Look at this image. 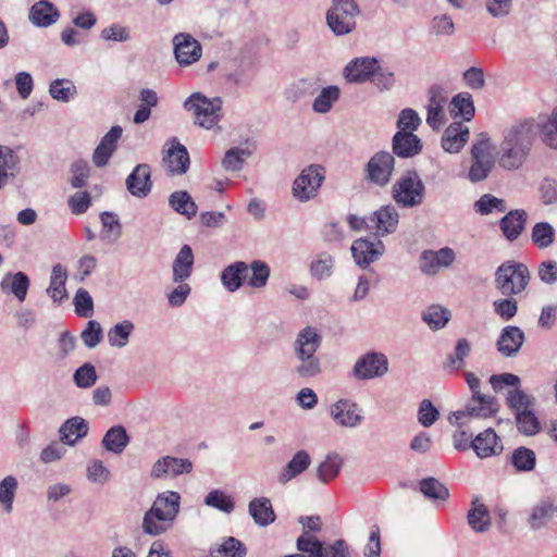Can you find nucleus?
<instances>
[{
	"instance_id": "nucleus-21",
	"label": "nucleus",
	"mask_w": 557,
	"mask_h": 557,
	"mask_svg": "<svg viewBox=\"0 0 557 557\" xmlns=\"http://www.w3.org/2000/svg\"><path fill=\"white\" fill-rule=\"evenodd\" d=\"M384 252V245L381 240L376 243L366 238H359L351 245V253L356 263L366 267L379 259Z\"/></svg>"
},
{
	"instance_id": "nucleus-47",
	"label": "nucleus",
	"mask_w": 557,
	"mask_h": 557,
	"mask_svg": "<svg viewBox=\"0 0 557 557\" xmlns=\"http://www.w3.org/2000/svg\"><path fill=\"white\" fill-rule=\"evenodd\" d=\"M251 154L249 149L233 147L226 150L222 159V166L225 171L238 172L243 169L245 160Z\"/></svg>"
},
{
	"instance_id": "nucleus-50",
	"label": "nucleus",
	"mask_w": 557,
	"mask_h": 557,
	"mask_svg": "<svg viewBox=\"0 0 557 557\" xmlns=\"http://www.w3.org/2000/svg\"><path fill=\"white\" fill-rule=\"evenodd\" d=\"M297 549L308 557H323L325 546L314 535L305 532L297 539Z\"/></svg>"
},
{
	"instance_id": "nucleus-54",
	"label": "nucleus",
	"mask_w": 557,
	"mask_h": 557,
	"mask_svg": "<svg viewBox=\"0 0 557 557\" xmlns=\"http://www.w3.org/2000/svg\"><path fill=\"white\" fill-rule=\"evenodd\" d=\"M248 268L251 271V274L246 278L247 284L252 288L264 287L270 276V268L268 264L263 261L255 260Z\"/></svg>"
},
{
	"instance_id": "nucleus-48",
	"label": "nucleus",
	"mask_w": 557,
	"mask_h": 557,
	"mask_svg": "<svg viewBox=\"0 0 557 557\" xmlns=\"http://www.w3.org/2000/svg\"><path fill=\"white\" fill-rule=\"evenodd\" d=\"M518 431L525 436H533L541 430V423L533 409L523 410L516 414Z\"/></svg>"
},
{
	"instance_id": "nucleus-26",
	"label": "nucleus",
	"mask_w": 557,
	"mask_h": 557,
	"mask_svg": "<svg viewBox=\"0 0 557 557\" xmlns=\"http://www.w3.org/2000/svg\"><path fill=\"white\" fill-rule=\"evenodd\" d=\"M557 513V506L550 498H543L536 503L529 515L528 524L534 530H541L547 525V523Z\"/></svg>"
},
{
	"instance_id": "nucleus-14",
	"label": "nucleus",
	"mask_w": 557,
	"mask_h": 557,
	"mask_svg": "<svg viewBox=\"0 0 557 557\" xmlns=\"http://www.w3.org/2000/svg\"><path fill=\"white\" fill-rule=\"evenodd\" d=\"M446 103L447 96L443 88L432 86L428 92L426 123L434 131H438L446 122L444 111Z\"/></svg>"
},
{
	"instance_id": "nucleus-11",
	"label": "nucleus",
	"mask_w": 557,
	"mask_h": 557,
	"mask_svg": "<svg viewBox=\"0 0 557 557\" xmlns=\"http://www.w3.org/2000/svg\"><path fill=\"white\" fill-rule=\"evenodd\" d=\"M388 360L383 354L369 352L359 358L352 369L354 375L359 380H371L386 374Z\"/></svg>"
},
{
	"instance_id": "nucleus-15",
	"label": "nucleus",
	"mask_w": 557,
	"mask_h": 557,
	"mask_svg": "<svg viewBox=\"0 0 557 557\" xmlns=\"http://www.w3.org/2000/svg\"><path fill=\"white\" fill-rule=\"evenodd\" d=\"M361 14L357 11H341L327 9L325 13V23L330 30L336 36H345L356 29V18Z\"/></svg>"
},
{
	"instance_id": "nucleus-43",
	"label": "nucleus",
	"mask_w": 557,
	"mask_h": 557,
	"mask_svg": "<svg viewBox=\"0 0 557 557\" xmlns=\"http://www.w3.org/2000/svg\"><path fill=\"white\" fill-rule=\"evenodd\" d=\"M506 401L508 407L513 410L516 414L523 410L533 409L536 404L535 397L527 394L519 386L507 392Z\"/></svg>"
},
{
	"instance_id": "nucleus-30",
	"label": "nucleus",
	"mask_w": 557,
	"mask_h": 557,
	"mask_svg": "<svg viewBox=\"0 0 557 557\" xmlns=\"http://www.w3.org/2000/svg\"><path fill=\"white\" fill-rule=\"evenodd\" d=\"M311 458L306 450H298L278 474V483L286 484L308 469Z\"/></svg>"
},
{
	"instance_id": "nucleus-29",
	"label": "nucleus",
	"mask_w": 557,
	"mask_h": 557,
	"mask_svg": "<svg viewBox=\"0 0 557 557\" xmlns=\"http://www.w3.org/2000/svg\"><path fill=\"white\" fill-rule=\"evenodd\" d=\"M59 11L48 0L36 2L29 10V21L39 27H48L59 18Z\"/></svg>"
},
{
	"instance_id": "nucleus-58",
	"label": "nucleus",
	"mask_w": 557,
	"mask_h": 557,
	"mask_svg": "<svg viewBox=\"0 0 557 557\" xmlns=\"http://www.w3.org/2000/svg\"><path fill=\"white\" fill-rule=\"evenodd\" d=\"M100 220L104 231L103 239L117 240L122 236V225L115 213L102 212Z\"/></svg>"
},
{
	"instance_id": "nucleus-32",
	"label": "nucleus",
	"mask_w": 557,
	"mask_h": 557,
	"mask_svg": "<svg viewBox=\"0 0 557 557\" xmlns=\"http://www.w3.org/2000/svg\"><path fill=\"white\" fill-rule=\"evenodd\" d=\"M248 511L259 527H267L275 521V512L267 497L253 498L248 505Z\"/></svg>"
},
{
	"instance_id": "nucleus-56",
	"label": "nucleus",
	"mask_w": 557,
	"mask_h": 557,
	"mask_svg": "<svg viewBox=\"0 0 557 557\" xmlns=\"http://www.w3.org/2000/svg\"><path fill=\"white\" fill-rule=\"evenodd\" d=\"M535 454L532 449L527 447L517 448L511 456V462L516 470L521 472H528L535 467Z\"/></svg>"
},
{
	"instance_id": "nucleus-10",
	"label": "nucleus",
	"mask_w": 557,
	"mask_h": 557,
	"mask_svg": "<svg viewBox=\"0 0 557 557\" xmlns=\"http://www.w3.org/2000/svg\"><path fill=\"white\" fill-rule=\"evenodd\" d=\"M395 159L386 151L376 152L367 163V180L377 186H385L393 175Z\"/></svg>"
},
{
	"instance_id": "nucleus-20",
	"label": "nucleus",
	"mask_w": 557,
	"mask_h": 557,
	"mask_svg": "<svg viewBox=\"0 0 557 557\" xmlns=\"http://www.w3.org/2000/svg\"><path fill=\"white\" fill-rule=\"evenodd\" d=\"M524 343L523 331L513 325L505 326L496 342L498 352L507 358L515 357Z\"/></svg>"
},
{
	"instance_id": "nucleus-39",
	"label": "nucleus",
	"mask_w": 557,
	"mask_h": 557,
	"mask_svg": "<svg viewBox=\"0 0 557 557\" xmlns=\"http://www.w3.org/2000/svg\"><path fill=\"white\" fill-rule=\"evenodd\" d=\"M87 432V423L78 417L67 420L60 429L61 440L69 445H74L76 441L84 437Z\"/></svg>"
},
{
	"instance_id": "nucleus-34",
	"label": "nucleus",
	"mask_w": 557,
	"mask_h": 557,
	"mask_svg": "<svg viewBox=\"0 0 557 557\" xmlns=\"http://www.w3.org/2000/svg\"><path fill=\"white\" fill-rule=\"evenodd\" d=\"M249 268L247 263L237 261L226 267L221 274V281L224 287L230 292L237 290L244 280L248 277Z\"/></svg>"
},
{
	"instance_id": "nucleus-13",
	"label": "nucleus",
	"mask_w": 557,
	"mask_h": 557,
	"mask_svg": "<svg viewBox=\"0 0 557 557\" xmlns=\"http://www.w3.org/2000/svg\"><path fill=\"white\" fill-rule=\"evenodd\" d=\"M191 471L193 462L189 459L164 456L152 465L150 475L154 479L175 478Z\"/></svg>"
},
{
	"instance_id": "nucleus-45",
	"label": "nucleus",
	"mask_w": 557,
	"mask_h": 557,
	"mask_svg": "<svg viewBox=\"0 0 557 557\" xmlns=\"http://www.w3.org/2000/svg\"><path fill=\"white\" fill-rule=\"evenodd\" d=\"M343 466V459L337 454H329L317 468V476L321 483L335 479Z\"/></svg>"
},
{
	"instance_id": "nucleus-61",
	"label": "nucleus",
	"mask_w": 557,
	"mask_h": 557,
	"mask_svg": "<svg viewBox=\"0 0 557 557\" xmlns=\"http://www.w3.org/2000/svg\"><path fill=\"white\" fill-rule=\"evenodd\" d=\"M540 200L544 206L557 203V180L544 177L539 185Z\"/></svg>"
},
{
	"instance_id": "nucleus-31",
	"label": "nucleus",
	"mask_w": 557,
	"mask_h": 557,
	"mask_svg": "<svg viewBox=\"0 0 557 557\" xmlns=\"http://www.w3.org/2000/svg\"><path fill=\"white\" fill-rule=\"evenodd\" d=\"M194 253L188 245H184L176 255L173 265V282L182 283L187 280L193 272Z\"/></svg>"
},
{
	"instance_id": "nucleus-9",
	"label": "nucleus",
	"mask_w": 557,
	"mask_h": 557,
	"mask_svg": "<svg viewBox=\"0 0 557 557\" xmlns=\"http://www.w3.org/2000/svg\"><path fill=\"white\" fill-rule=\"evenodd\" d=\"M467 177L471 183H479L487 177V136L484 133L471 146Z\"/></svg>"
},
{
	"instance_id": "nucleus-60",
	"label": "nucleus",
	"mask_w": 557,
	"mask_h": 557,
	"mask_svg": "<svg viewBox=\"0 0 557 557\" xmlns=\"http://www.w3.org/2000/svg\"><path fill=\"white\" fill-rule=\"evenodd\" d=\"M49 92L53 99L69 102L75 96L76 87L69 79H55L50 84Z\"/></svg>"
},
{
	"instance_id": "nucleus-5",
	"label": "nucleus",
	"mask_w": 557,
	"mask_h": 557,
	"mask_svg": "<svg viewBox=\"0 0 557 557\" xmlns=\"http://www.w3.org/2000/svg\"><path fill=\"white\" fill-rule=\"evenodd\" d=\"M529 281L528 267L513 260L504 262L495 273L496 287L505 296L520 294L527 288Z\"/></svg>"
},
{
	"instance_id": "nucleus-59",
	"label": "nucleus",
	"mask_w": 557,
	"mask_h": 557,
	"mask_svg": "<svg viewBox=\"0 0 557 557\" xmlns=\"http://www.w3.org/2000/svg\"><path fill=\"white\" fill-rule=\"evenodd\" d=\"M205 504L208 507L215 508L222 512L231 513L234 510L235 504L231 496L226 495L220 490L211 491L205 498Z\"/></svg>"
},
{
	"instance_id": "nucleus-41",
	"label": "nucleus",
	"mask_w": 557,
	"mask_h": 557,
	"mask_svg": "<svg viewBox=\"0 0 557 557\" xmlns=\"http://www.w3.org/2000/svg\"><path fill=\"white\" fill-rule=\"evenodd\" d=\"M539 125V134L549 148L557 149V107L553 110L548 117H540L536 120Z\"/></svg>"
},
{
	"instance_id": "nucleus-64",
	"label": "nucleus",
	"mask_w": 557,
	"mask_h": 557,
	"mask_svg": "<svg viewBox=\"0 0 557 557\" xmlns=\"http://www.w3.org/2000/svg\"><path fill=\"white\" fill-rule=\"evenodd\" d=\"M246 549L235 537L226 539L216 549L215 557H244Z\"/></svg>"
},
{
	"instance_id": "nucleus-44",
	"label": "nucleus",
	"mask_w": 557,
	"mask_h": 557,
	"mask_svg": "<svg viewBox=\"0 0 557 557\" xmlns=\"http://www.w3.org/2000/svg\"><path fill=\"white\" fill-rule=\"evenodd\" d=\"M339 96L341 90L337 86L324 87L313 100L312 110L321 114L330 112L334 103L338 101Z\"/></svg>"
},
{
	"instance_id": "nucleus-51",
	"label": "nucleus",
	"mask_w": 557,
	"mask_h": 557,
	"mask_svg": "<svg viewBox=\"0 0 557 557\" xmlns=\"http://www.w3.org/2000/svg\"><path fill=\"white\" fill-rule=\"evenodd\" d=\"M531 238L539 248H547L554 243L555 230L548 222H539L532 228Z\"/></svg>"
},
{
	"instance_id": "nucleus-23",
	"label": "nucleus",
	"mask_w": 557,
	"mask_h": 557,
	"mask_svg": "<svg viewBox=\"0 0 557 557\" xmlns=\"http://www.w3.org/2000/svg\"><path fill=\"white\" fill-rule=\"evenodd\" d=\"M150 177V166L146 163L138 164L126 178L127 190L135 197H146L152 186Z\"/></svg>"
},
{
	"instance_id": "nucleus-38",
	"label": "nucleus",
	"mask_w": 557,
	"mask_h": 557,
	"mask_svg": "<svg viewBox=\"0 0 557 557\" xmlns=\"http://www.w3.org/2000/svg\"><path fill=\"white\" fill-rule=\"evenodd\" d=\"M129 442L126 430L122 425H116L107 431L102 438L103 447L114 454H121Z\"/></svg>"
},
{
	"instance_id": "nucleus-55",
	"label": "nucleus",
	"mask_w": 557,
	"mask_h": 557,
	"mask_svg": "<svg viewBox=\"0 0 557 557\" xmlns=\"http://www.w3.org/2000/svg\"><path fill=\"white\" fill-rule=\"evenodd\" d=\"M17 488V481L14 476L8 475L0 482V505L7 513L13 510V500Z\"/></svg>"
},
{
	"instance_id": "nucleus-35",
	"label": "nucleus",
	"mask_w": 557,
	"mask_h": 557,
	"mask_svg": "<svg viewBox=\"0 0 557 557\" xmlns=\"http://www.w3.org/2000/svg\"><path fill=\"white\" fill-rule=\"evenodd\" d=\"M29 287V278L24 272L8 274L1 281L2 290H10L20 301H24Z\"/></svg>"
},
{
	"instance_id": "nucleus-25",
	"label": "nucleus",
	"mask_w": 557,
	"mask_h": 557,
	"mask_svg": "<svg viewBox=\"0 0 557 557\" xmlns=\"http://www.w3.org/2000/svg\"><path fill=\"white\" fill-rule=\"evenodd\" d=\"M398 220L397 210L392 206H385L375 211L369 222L372 223V230L375 228L379 236H385L396 231Z\"/></svg>"
},
{
	"instance_id": "nucleus-49",
	"label": "nucleus",
	"mask_w": 557,
	"mask_h": 557,
	"mask_svg": "<svg viewBox=\"0 0 557 557\" xmlns=\"http://www.w3.org/2000/svg\"><path fill=\"white\" fill-rule=\"evenodd\" d=\"M134 330V324L124 320L117 324H115L108 332V342L111 346L122 348L126 346L129 335Z\"/></svg>"
},
{
	"instance_id": "nucleus-37",
	"label": "nucleus",
	"mask_w": 557,
	"mask_h": 557,
	"mask_svg": "<svg viewBox=\"0 0 557 557\" xmlns=\"http://www.w3.org/2000/svg\"><path fill=\"white\" fill-rule=\"evenodd\" d=\"M450 317V311L440 305H431L421 313L422 321L431 330L443 329L449 322Z\"/></svg>"
},
{
	"instance_id": "nucleus-1",
	"label": "nucleus",
	"mask_w": 557,
	"mask_h": 557,
	"mask_svg": "<svg viewBox=\"0 0 557 557\" xmlns=\"http://www.w3.org/2000/svg\"><path fill=\"white\" fill-rule=\"evenodd\" d=\"M539 135V125L533 117L523 119L504 132L497 152V162L505 170H517L525 162Z\"/></svg>"
},
{
	"instance_id": "nucleus-36",
	"label": "nucleus",
	"mask_w": 557,
	"mask_h": 557,
	"mask_svg": "<svg viewBox=\"0 0 557 557\" xmlns=\"http://www.w3.org/2000/svg\"><path fill=\"white\" fill-rule=\"evenodd\" d=\"M449 113L454 119L461 117L470 121L474 115V104L470 94L460 92L453 97L449 103Z\"/></svg>"
},
{
	"instance_id": "nucleus-19",
	"label": "nucleus",
	"mask_w": 557,
	"mask_h": 557,
	"mask_svg": "<svg viewBox=\"0 0 557 557\" xmlns=\"http://www.w3.org/2000/svg\"><path fill=\"white\" fill-rule=\"evenodd\" d=\"M169 144L170 147L165 150L162 159L168 172L171 174H185L189 168L187 149L176 138H172Z\"/></svg>"
},
{
	"instance_id": "nucleus-27",
	"label": "nucleus",
	"mask_w": 557,
	"mask_h": 557,
	"mask_svg": "<svg viewBox=\"0 0 557 557\" xmlns=\"http://www.w3.org/2000/svg\"><path fill=\"white\" fill-rule=\"evenodd\" d=\"M422 150L421 139L411 132H397L393 137V151L398 157L411 158Z\"/></svg>"
},
{
	"instance_id": "nucleus-52",
	"label": "nucleus",
	"mask_w": 557,
	"mask_h": 557,
	"mask_svg": "<svg viewBox=\"0 0 557 557\" xmlns=\"http://www.w3.org/2000/svg\"><path fill=\"white\" fill-rule=\"evenodd\" d=\"M471 351V345L466 338L457 342L454 352L446 359L445 367L451 370H461L465 367V359Z\"/></svg>"
},
{
	"instance_id": "nucleus-24",
	"label": "nucleus",
	"mask_w": 557,
	"mask_h": 557,
	"mask_svg": "<svg viewBox=\"0 0 557 557\" xmlns=\"http://www.w3.org/2000/svg\"><path fill=\"white\" fill-rule=\"evenodd\" d=\"M122 127L113 126L100 140L99 145L96 147L92 161L96 166L102 168L104 166L114 150L116 149V143L122 136Z\"/></svg>"
},
{
	"instance_id": "nucleus-40",
	"label": "nucleus",
	"mask_w": 557,
	"mask_h": 557,
	"mask_svg": "<svg viewBox=\"0 0 557 557\" xmlns=\"http://www.w3.org/2000/svg\"><path fill=\"white\" fill-rule=\"evenodd\" d=\"M66 270L61 264L53 265L47 293L54 302H60L63 298L66 297Z\"/></svg>"
},
{
	"instance_id": "nucleus-8",
	"label": "nucleus",
	"mask_w": 557,
	"mask_h": 557,
	"mask_svg": "<svg viewBox=\"0 0 557 557\" xmlns=\"http://www.w3.org/2000/svg\"><path fill=\"white\" fill-rule=\"evenodd\" d=\"M324 181V169L319 164L306 166L295 178L293 184V196L306 202L314 198Z\"/></svg>"
},
{
	"instance_id": "nucleus-63",
	"label": "nucleus",
	"mask_w": 557,
	"mask_h": 557,
	"mask_svg": "<svg viewBox=\"0 0 557 557\" xmlns=\"http://www.w3.org/2000/svg\"><path fill=\"white\" fill-rule=\"evenodd\" d=\"M421 124L419 114L413 109H404L400 111L397 120L398 132H411L418 129Z\"/></svg>"
},
{
	"instance_id": "nucleus-17",
	"label": "nucleus",
	"mask_w": 557,
	"mask_h": 557,
	"mask_svg": "<svg viewBox=\"0 0 557 557\" xmlns=\"http://www.w3.org/2000/svg\"><path fill=\"white\" fill-rule=\"evenodd\" d=\"M377 60L371 57L356 58L344 69V76L349 83L361 84L371 81L377 67Z\"/></svg>"
},
{
	"instance_id": "nucleus-28",
	"label": "nucleus",
	"mask_w": 557,
	"mask_h": 557,
	"mask_svg": "<svg viewBox=\"0 0 557 557\" xmlns=\"http://www.w3.org/2000/svg\"><path fill=\"white\" fill-rule=\"evenodd\" d=\"M527 212L522 209L509 211L499 221V227L509 242L517 239L523 232L527 222Z\"/></svg>"
},
{
	"instance_id": "nucleus-2",
	"label": "nucleus",
	"mask_w": 557,
	"mask_h": 557,
	"mask_svg": "<svg viewBox=\"0 0 557 557\" xmlns=\"http://www.w3.org/2000/svg\"><path fill=\"white\" fill-rule=\"evenodd\" d=\"M322 337L318 330L307 326L299 331L293 344L296 363L294 374L301 380H310L322 373V362L317 356Z\"/></svg>"
},
{
	"instance_id": "nucleus-6",
	"label": "nucleus",
	"mask_w": 557,
	"mask_h": 557,
	"mask_svg": "<svg viewBox=\"0 0 557 557\" xmlns=\"http://www.w3.org/2000/svg\"><path fill=\"white\" fill-rule=\"evenodd\" d=\"M448 422L457 428L487 429V397H469L462 409L453 411Z\"/></svg>"
},
{
	"instance_id": "nucleus-7",
	"label": "nucleus",
	"mask_w": 557,
	"mask_h": 557,
	"mask_svg": "<svg viewBox=\"0 0 557 557\" xmlns=\"http://www.w3.org/2000/svg\"><path fill=\"white\" fill-rule=\"evenodd\" d=\"M425 186L414 171L403 174L393 186L394 200L404 208H413L423 202Z\"/></svg>"
},
{
	"instance_id": "nucleus-46",
	"label": "nucleus",
	"mask_w": 557,
	"mask_h": 557,
	"mask_svg": "<svg viewBox=\"0 0 557 557\" xmlns=\"http://www.w3.org/2000/svg\"><path fill=\"white\" fill-rule=\"evenodd\" d=\"M17 166V158L13 150L0 145V189L13 177Z\"/></svg>"
},
{
	"instance_id": "nucleus-57",
	"label": "nucleus",
	"mask_w": 557,
	"mask_h": 557,
	"mask_svg": "<svg viewBox=\"0 0 557 557\" xmlns=\"http://www.w3.org/2000/svg\"><path fill=\"white\" fill-rule=\"evenodd\" d=\"M333 267V257L327 252H321L317 256V259L311 262L310 272L315 278L324 280L331 276Z\"/></svg>"
},
{
	"instance_id": "nucleus-33",
	"label": "nucleus",
	"mask_w": 557,
	"mask_h": 557,
	"mask_svg": "<svg viewBox=\"0 0 557 557\" xmlns=\"http://www.w3.org/2000/svg\"><path fill=\"white\" fill-rule=\"evenodd\" d=\"M467 522L476 533L487 531V506L481 496L472 497L471 508L467 513Z\"/></svg>"
},
{
	"instance_id": "nucleus-3",
	"label": "nucleus",
	"mask_w": 557,
	"mask_h": 557,
	"mask_svg": "<svg viewBox=\"0 0 557 557\" xmlns=\"http://www.w3.org/2000/svg\"><path fill=\"white\" fill-rule=\"evenodd\" d=\"M181 495L166 491L159 494L143 519V530L149 535H160L173 525L180 511Z\"/></svg>"
},
{
	"instance_id": "nucleus-4",
	"label": "nucleus",
	"mask_w": 557,
	"mask_h": 557,
	"mask_svg": "<svg viewBox=\"0 0 557 557\" xmlns=\"http://www.w3.org/2000/svg\"><path fill=\"white\" fill-rule=\"evenodd\" d=\"M184 109L191 113L194 123L205 129L218 126L222 114V99L208 98L201 92H194L184 101Z\"/></svg>"
},
{
	"instance_id": "nucleus-53",
	"label": "nucleus",
	"mask_w": 557,
	"mask_h": 557,
	"mask_svg": "<svg viewBox=\"0 0 557 557\" xmlns=\"http://www.w3.org/2000/svg\"><path fill=\"white\" fill-rule=\"evenodd\" d=\"M420 491L425 497L434 500L444 502L449 496L448 488L434 478L423 479L420 482Z\"/></svg>"
},
{
	"instance_id": "nucleus-12",
	"label": "nucleus",
	"mask_w": 557,
	"mask_h": 557,
	"mask_svg": "<svg viewBox=\"0 0 557 557\" xmlns=\"http://www.w3.org/2000/svg\"><path fill=\"white\" fill-rule=\"evenodd\" d=\"M172 42L174 54L180 65H190L201 58V45L190 34H176Z\"/></svg>"
},
{
	"instance_id": "nucleus-62",
	"label": "nucleus",
	"mask_w": 557,
	"mask_h": 557,
	"mask_svg": "<svg viewBox=\"0 0 557 557\" xmlns=\"http://www.w3.org/2000/svg\"><path fill=\"white\" fill-rule=\"evenodd\" d=\"M75 311L79 317L89 318L94 313V300L84 288H79L74 297Z\"/></svg>"
},
{
	"instance_id": "nucleus-16",
	"label": "nucleus",
	"mask_w": 557,
	"mask_h": 557,
	"mask_svg": "<svg viewBox=\"0 0 557 557\" xmlns=\"http://www.w3.org/2000/svg\"><path fill=\"white\" fill-rule=\"evenodd\" d=\"M454 260L455 252L448 247L437 251L425 250L420 256V270L426 275H434L441 269L449 267Z\"/></svg>"
},
{
	"instance_id": "nucleus-22",
	"label": "nucleus",
	"mask_w": 557,
	"mask_h": 557,
	"mask_svg": "<svg viewBox=\"0 0 557 557\" xmlns=\"http://www.w3.org/2000/svg\"><path fill=\"white\" fill-rule=\"evenodd\" d=\"M469 127L462 122H453L443 133L442 148L449 153H458L469 140Z\"/></svg>"
},
{
	"instance_id": "nucleus-18",
	"label": "nucleus",
	"mask_w": 557,
	"mask_h": 557,
	"mask_svg": "<svg viewBox=\"0 0 557 557\" xmlns=\"http://www.w3.org/2000/svg\"><path fill=\"white\" fill-rule=\"evenodd\" d=\"M330 414L341 426L355 428L362 421L358 405L349 399H339L331 406Z\"/></svg>"
},
{
	"instance_id": "nucleus-42",
	"label": "nucleus",
	"mask_w": 557,
	"mask_h": 557,
	"mask_svg": "<svg viewBox=\"0 0 557 557\" xmlns=\"http://www.w3.org/2000/svg\"><path fill=\"white\" fill-rule=\"evenodd\" d=\"M169 205L174 211L191 219L197 213V205L187 191H174L169 197Z\"/></svg>"
}]
</instances>
